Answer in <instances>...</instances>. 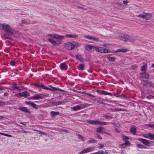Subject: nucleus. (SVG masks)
I'll return each instance as SVG.
<instances>
[{
  "instance_id": "nucleus-55",
  "label": "nucleus",
  "mask_w": 154,
  "mask_h": 154,
  "mask_svg": "<svg viewBox=\"0 0 154 154\" xmlns=\"http://www.w3.org/2000/svg\"><path fill=\"white\" fill-rule=\"evenodd\" d=\"M79 92V93H80L81 94H86V93H85V92Z\"/></svg>"
},
{
  "instance_id": "nucleus-6",
  "label": "nucleus",
  "mask_w": 154,
  "mask_h": 154,
  "mask_svg": "<svg viewBox=\"0 0 154 154\" xmlns=\"http://www.w3.org/2000/svg\"><path fill=\"white\" fill-rule=\"evenodd\" d=\"M94 149V148L92 147H88L80 152L78 154H84L92 152Z\"/></svg>"
},
{
  "instance_id": "nucleus-22",
  "label": "nucleus",
  "mask_w": 154,
  "mask_h": 154,
  "mask_svg": "<svg viewBox=\"0 0 154 154\" xmlns=\"http://www.w3.org/2000/svg\"><path fill=\"white\" fill-rule=\"evenodd\" d=\"M104 130V128L102 127H99L96 130V131L99 133H101Z\"/></svg>"
},
{
  "instance_id": "nucleus-3",
  "label": "nucleus",
  "mask_w": 154,
  "mask_h": 154,
  "mask_svg": "<svg viewBox=\"0 0 154 154\" xmlns=\"http://www.w3.org/2000/svg\"><path fill=\"white\" fill-rule=\"evenodd\" d=\"M139 18H140L146 20H149L152 18V15L150 13L143 12L137 16Z\"/></svg>"
},
{
  "instance_id": "nucleus-9",
  "label": "nucleus",
  "mask_w": 154,
  "mask_h": 154,
  "mask_svg": "<svg viewBox=\"0 0 154 154\" xmlns=\"http://www.w3.org/2000/svg\"><path fill=\"white\" fill-rule=\"evenodd\" d=\"M42 94H36L34 96L31 97V99L36 100L42 99Z\"/></svg>"
},
{
  "instance_id": "nucleus-20",
  "label": "nucleus",
  "mask_w": 154,
  "mask_h": 154,
  "mask_svg": "<svg viewBox=\"0 0 154 154\" xmlns=\"http://www.w3.org/2000/svg\"><path fill=\"white\" fill-rule=\"evenodd\" d=\"M60 67L61 69L64 70L66 69L67 66L65 63H64L60 64Z\"/></svg>"
},
{
  "instance_id": "nucleus-36",
  "label": "nucleus",
  "mask_w": 154,
  "mask_h": 154,
  "mask_svg": "<svg viewBox=\"0 0 154 154\" xmlns=\"http://www.w3.org/2000/svg\"><path fill=\"white\" fill-rule=\"evenodd\" d=\"M52 88H53V89H54V90H58V91H61L62 92H65V91H64L63 90H62V89H61L58 88H56L55 87H52Z\"/></svg>"
},
{
  "instance_id": "nucleus-15",
  "label": "nucleus",
  "mask_w": 154,
  "mask_h": 154,
  "mask_svg": "<svg viewBox=\"0 0 154 154\" xmlns=\"http://www.w3.org/2000/svg\"><path fill=\"white\" fill-rule=\"evenodd\" d=\"M147 68V64L146 63L144 64L140 67V70L142 72H146Z\"/></svg>"
},
{
  "instance_id": "nucleus-42",
  "label": "nucleus",
  "mask_w": 154,
  "mask_h": 154,
  "mask_svg": "<svg viewBox=\"0 0 154 154\" xmlns=\"http://www.w3.org/2000/svg\"><path fill=\"white\" fill-rule=\"evenodd\" d=\"M22 23H27V20L26 19L23 20L22 21Z\"/></svg>"
},
{
  "instance_id": "nucleus-33",
  "label": "nucleus",
  "mask_w": 154,
  "mask_h": 154,
  "mask_svg": "<svg viewBox=\"0 0 154 154\" xmlns=\"http://www.w3.org/2000/svg\"><path fill=\"white\" fill-rule=\"evenodd\" d=\"M137 67L138 66L137 65H134L131 66L130 67V69H137Z\"/></svg>"
},
{
  "instance_id": "nucleus-32",
  "label": "nucleus",
  "mask_w": 154,
  "mask_h": 154,
  "mask_svg": "<svg viewBox=\"0 0 154 154\" xmlns=\"http://www.w3.org/2000/svg\"><path fill=\"white\" fill-rule=\"evenodd\" d=\"M59 113L57 112L52 111L51 112V114L52 116H54L57 115H59Z\"/></svg>"
},
{
  "instance_id": "nucleus-54",
  "label": "nucleus",
  "mask_w": 154,
  "mask_h": 154,
  "mask_svg": "<svg viewBox=\"0 0 154 154\" xmlns=\"http://www.w3.org/2000/svg\"><path fill=\"white\" fill-rule=\"evenodd\" d=\"M5 136H8V137H12L11 135L8 134H6Z\"/></svg>"
},
{
  "instance_id": "nucleus-34",
  "label": "nucleus",
  "mask_w": 154,
  "mask_h": 154,
  "mask_svg": "<svg viewBox=\"0 0 154 154\" xmlns=\"http://www.w3.org/2000/svg\"><path fill=\"white\" fill-rule=\"evenodd\" d=\"M108 59L110 61H114L116 59V58L113 57H108Z\"/></svg>"
},
{
  "instance_id": "nucleus-48",
  "label": "nucleus",
  "mask_w": 154,
  "mask_h": 154,
  "mask_svg": "<svg viewBox=\"0 0 154 154\" xmlns=\"http://www.w3.org/2000/svg\"><path fill=\"white\" fill-rule=\"evenodd\" d=\"M106 125V123L104 122H101V125Z\"/></svg>"
},
{
  "instance_id": "nucleus-18",
  "label": "nucleus",
  "mask_w": 154,
  "mask_h": 154,
  "mask_svg": "<svg viewBox=\"0 0 154 154\" xmlns=\"http://www.w3.org/2000/svg\"><path fill=\"white\" fill-rule=\"evenodd\" d=\"M103 47H95V49L96 51L100 53H103Z\"/></svg>"
},
{
  "instance_id": "nucleus-53",
  "label": "nucleus",
  "mask_w": 154,
  "mask_h": 154,
  "mask_svg": "<svg viewBox=\"0 0 154 154\" xmlns=\"http://www.w3.org/2000/svg\"><path fill=\"white\" fill-rule=\"evenodd\" d=\"M124 110V109H117V111H123Z\"/></svg>"
},
{
  "instance_id": "nucleus-57",
  "label": "nucleus",
  "mask_w": 154,
  "mask_h": 154,
  "mask_svg": "<svg viewBox=\"0 0 154 154\" xmlns=\"http://www.w3.org/2000/svg\"><path fill=\"white\" fill-rule=\"evenodd\" d=\"M0 134L2 135H3L5 136L6 135V134L1 133H0Z\"/></svg>"
},
{
  "instance_id": "nucleus-13",
  "label": "nucleus",
  "mask_w": 154,
  "mask_h": 154,
  "mask_svg": "<svg viewBox=\"0 0 154 154\" xmlns=\"http://www.w3.org/2000/svg\"><path fill=\"white\" fill-rule=\"evenodd\" d=\"M65 36L69 38H76L78 37V35L75 34H67L65 35Z\"/></svg>"
},
{
  "instance_id": "nucleus-11",
  "label": "nucleus",
  "mask_w": 154,
  "mask_h": 154,
  "mask_svg": "<svg viewBox=\"0 0 154 154\" xmlns=\"http://www.w3.org/2000/svg\"><path fill=\"white\" fill-rule=\"evenodd\" d=\"M143 136L144 137L149 138L150 140H152L154 139V135L152 134H144Z\"/></svg>"
},
{
  "instance_id": "nucleus-64",
  "label": "nucleus",
  "mask_w": 154,
  "mask_h": 154,
  "mask_svg": "<svg viewBox=\"0 0 154 154\" xmlns=\"http://www.w3.org/2000/svg\"><path fill=\"white\" fill-rule=\"evenodd\" d=\"M114 109V110L116 111H117V109Z\"/></svg>"
},
{
  "instance_id": "nucleus-26",
  "label": "nucleus",
  "mask_w": 154,
  "mask_h": 154,
  "mask_svg": "<svg viewBox=\"0 0 154 154\" xmlns=\"http://www.w3.org/2000/svg\"><path fill=\"white\" fill-rule=\"evenodd\" d=\"M76 57L81 62H83V59L82 56L79 54H76L75 55Z\"/></svg>"
},
{
  "instance_id": "nucleus-25",
  "label": "nucleus",
  "mask_w": 154,
  "mask_h": 154,
  "mask_svg": "<svg viewBox=\"0 0 154 154\" xmlns=\"http://www.w3.org/2000/svg\"><path fill=\"white\" fill-rule=\"evenodd\" d=\"M19 109L26 112H29V110L25 107H20L19 108Z\"/></svg>"
},
{
  "instance_id": "nucleus-8",
  "label": "nucleus",
  "mask_w": 154,
  "mask_h": 154,
  "mask_svg": "<svg viewBox=\"0 0 154 154\" xmlns=\"http://www.w3.org/2000/svg\"><path fill=\"white\" fill-rule=\"evenodd\" d=\"M140 77L141 78H144L147 79L149 77V74L146 72H142L140 73Z\"/></svg>"
},
{
  "instance_id": "nucleus-43",
  "label": "nucleus",
  "mask_w": 154,
  "mask_h": 154,
  "mask_svg": "<svg viewBox=\"0 0 154 154\" xmlns=\"http://www.w3.org/2000/svg\"><path fill=\"white\" fill-rule=\"evenodd\" d=\"M129 2V1L128 0H125L123 1V3L125 4H127Z\"/></svg>"
},
{
  "instance_id": "nucleus-23",
  "label": "nucleus",
  "mask_w": 154,
  "mask_h": 154,
  "mask_svg": "<svg viewBox=\"0 0 154 154\" xmlns=\"http://www.w3.org/2000/svg\"><path fill=\"white\" fill-rule=\"evenodd\" d=\"M130 131L133 134H135L136 132V128L135 127L133 126L132 127L130 130Z\"/></svg>"
},
{
  "instance_id": "nucleus-24",
  "label": "nucleus",
  "mask_w": 154,
  "mask_h": 154,
  "mask_svg": "<svg viewBox=\"0 0 154 154\" xmlns=\"http://www.w3.org/2000/svg\"><path fill=\"white\" fill-rule=\"evenodd\" d=\"M130 145V143L129 141H125V143L123 144H122L121 146V147L122 148H123L125 147V146H129Z\"/></svg>"
},
{
  "instance_id": "nucleus-5",
  "label": "nucleus",
  "mask_w": 154,
  "mask_h": 154,
  "mask_svg": "<svg viewBox=\"0 0 154 154\" xmlns=\"http://www.w3.org/2000/svg\"><path fill=\"white\" fill-rule=\"evenodd\" d=\"M2 25L3 26H1V29L3 28L4 29H5L10 34L12 33L13 30L8 24H2Z\"/></svg>"
},
{
  "instance_id": "nucleus-41",
  "label": "nucleus",
  "mask_w": 154,
  "mask_h": 154,
  "mask_svg": "<svg viewBox=\"0 0 154 154\" xmlns=\"http://www.w3.org/2000/svg\"><path fill=\"white\" fill-rule=\"evenodd\" d=\"M42 87H43L45 89L47 90H51V91L54 90V89H51L45 87H44L43 85H42Z\"/></svg>"
},
{
  "instance_id": "nucleus-2",
  "label": "nucleus",
  "mask_w": 154,
  "mask_h": 154,
  "mask_svg": "<svg viewBox=\"0 0 154 154\" xmlns=\"http://www.w3.org/2000/svg\"><path fill=\"white\" fill-rule=\"evenodd\" d=\"M79 45V43L78 42L72 41L65 43L64 44V47L66 49L72 50L77 47Z\"/></svg>"
},
{
  "instance_id": "nucleus-27",
  "label": "nucleus",
  "mask_w": 154,
  "mask_h": 154,
  "mask_svg": "<svg viewBox=\"0 0 154 154\" xmlns=\"http://www.w3.org/2000/svg\"><path fill=\"white\" fill-rule=\"evenodd\" d=\"M84 64H81L79 65L78 66V68L79 70H83L84 69Z\"/></svg>"
},
{
  "instance_id": "nucleus-14",
  "label": "nucleus",
  "mask_w": 154,
  "mask_h": 154,
  "mask_svg": "<svg viewBox=\"0 0 154 154\" xmlns=\"http://www.w3.org/2000/svg\"><path fill=\"white\" fill-rule=\"evenodd\" d=\"M128 51V50L126 48H122L119 49L115 51V52H122L125 53Z\"/></svg>"
},
{
  "instance_id": "nucleus-50",
  "label": "nucleus",
  "mask_w": 154,
  "mask_h": 154,
  "mask_svg": "<svg viewBox=\"0 0 154 154\" xmlns=\"http://www.w3.org/2000/svg\"><path fill=\"white\" fill-rule=\"evenodd\" d=\"M97 102L99 103H101V104H103V103L102 101H101L100 100H99L97 101Z\"/></svg>"
},
{
  "instance_id": "nucleus-1",
  "label": "nucleus",
  "mask_w": 154,
  "mask_h": 154,
  "mask_svg": "<svg viewBox=\"0 0 154 154\" xmlns=\"http://www.w3.org/2000/svg\"><path fill=\"white\" fill-rule=\"evenodd\" d=\"M47 36L48 41L54 46H57L61 44L62 40L65 38L63 35L56 33L48 34Z\"/></svg>"
},
{
  "instance_id": "nucleus-51",
  "label": "nucleus",
  "mask_w": 154,
  "mask_h": 154,
  "mask_svg": "<svg viewBox=\"0 0 154 154\" xmlns=\"http://www.w3.org/2000/svg\"><path fill=\"white\" fill-rule=\"evenodd\" d=\"M78 136L80 137L82 139H83L84 138V137L82 136V135H80V134H79Z\"/></svg>"
},
{
  "instance_id": "nucleus-61",
  "label": "nucleus",
  "mask_w": 154,
  "mask_h": 154,
  "mask_svg": "<svg viewBox=\"0 0 154 154\" xmlns=\"http://www.w3.org/2000/svg\"><path fill=\"white\" fill-rule=\"evenodd\" d=\"M63 131L65 132H66V133H67L68 132V131L67 130H63Z\"/></svg>"
},
{
  "instance_id": "nucleus-4",
  "label": "nucleus",
  "mask_w": 154,
  "mask_h": 154,
  "mask_svg": "<svg viewBox=\"0 0 154 154\" xmlns=\"http://www.w3.org/2000/svg\"><path fill=\"white\" fill-rule=\"evenodd\" d=\"M122 40L124 41H133L134 40V38L127 34L122 35Z\"/></svg>"
},
{
  "instance_id": "nucleus-19",
  "label": "nucleus",
  "mask_w": 154,
  "mask_h": 154,
  "mask_svg": "<svg viewBox=\"0 0 154 154\" xmlns=\"http://www.w3.org/2000/svg\"><path fill=\"white\" fill-rule=\"evenodd\" d=\"M85 37L86 38H87L88 39L90 40H92L94 41H98V38H96L95 37H93L90 35H85Z\"/></svg>"
},
{
  "instance_id": "nucleus-29",
  "label": "nucleus",
  "mask_w": 154,
  "mask_h": 154,
  "mask_svg": "<svg viewBox=\"0 0 154 154\" xmlns=\"http://www.w3.org/2000/svg\"><path fill=\"white\" fill-rule=\"evenodd\" d=\"M97 142L96 140L94 139H92L89 140L88 143H95Z\"/></svg>"
},
{
  "instance_id": "nucleus-59",
  "label": "nucleus",
  "mask_w": 154,
  "mask_h": 154,
  "mask_svg": "<svg viewBox=\"0 0 154 154\" xmlns=\"http://www.w3.org/2000/svg\"><path fill=\"white\" fill-rule=\"evenodd\" d=\"M4 96H7L8 95V93H5L4 94Z\"/></svg>"
},
{
  "instance_id": "nucleus-49",
  "label": "nucleus",
  "mask_w": 154,
  "mask_h": 154,
  "mask_svg": "<svg viewBox=\"0 0 154 154\" xmlns=\"http://www.w3.org/2000/svg\"><path fill=\"white\" fill-rule=\"evenodd\" d=\"M148 126L151 128H154V125L149 124Z\"/></svg>"
},
{
  "instance_id": "nucleus-37",
  "label": "nucleus",
  "mask_w": 154,
  "mask_h": 154,
  "mask_svg": "<svg viewBox=\"0 0 154 154\" xmlns=\"http://www.w3.org/2000/svg\"><path fill=\"white\" fill-rule=\"evenodd\" d=\"M122 138L123 140H128L129 139V137H128L125 136L123 134H122Z\"/></svg>"
},
{
  "instance_id": "nucleus-21",
  "label": "nucleus",
  "mask_w": 154,
  "mask_h": 154,
  "mask_svg": "<svg viewBox=\"0 0 154 154\" xmlns=\"http://www.w3.org/2000/svg\"><path fill=\"white\" fill-rule=\"evenodd\" d=\"M122 35L117 34L116 35L115 38L117 40H122Z\"/></svg>"
},
{
  "instance_id": "nucleus-31",
  "label": "nucleus",
  "mask_w": 154,
  "mask_h": 154,
  "mask_svg": "<svg viewBox=\"0 0 154 154\" xmlns=\"http://www.w3.org/2000/svg\"><path fill=\"white\" fill-rule=\"evenodd\" d=\"M81 107L79 106H77L72 108V109L74 110H79L81 109Z\"/></svg>"
},
{
  "instance_id": "nucleus-44",
  "label": "nucleus",
  "mask_w": 154,
  "mask_h": 154,
  "mask_svg": "<svg viewBox=\"0 0 154 154\" xmlns=\"http://www.w3.org/2000/svg\"><path fill=\"white\" fill-rule=\"evenodd\" d=\"M99 147L100 148H103L104 146V145L102 143H99Z\"/></svg>"
},
{
  "instance_id": "nucleus-52",
  "label": "nucleus",
  "mask_w": 154,
  "mask_h": 154,
  "mask_svg": "<svg viewBox=\"0 0 154 154\" xmlns=\"http://www.w3.org/2000/svg\"><path fill=\"white\" fill-rule=\"evenodd\" d=\"M86 94L87 95H88L89 96H91L93 97H94V96L93 95L91 94H90L86 93Z\"/></svg>"
},
{
  "instance_id": "nucleus-10",
  "label": "nucleus",
  "mask_w": 154,
  "mask_h": 154,
  "mask_svg": "<svg viewBox=\"0 0 154 154\" xmlns=\"http://www.w3.org/2000/svg\"><path fill=\"white\" fill-rule=\"evenodd\" d=\"M138 140L140 141H141L146 146H149V141L142 138H139Z\"/></svg>"
},
{
  "instance_id": "nucleus-35",
  "label": "nucleus",
  "mask_w": 154,
  "mask_h": 154,
  "mask_svg": "<svg viewBox=\"0 0 154 154\" xmlns=\"http://www.w3.org/2000/svg\"><path fill=\"white\" fill-rule=\"evenodd\" d=\"M110 51L107 49L104 48H103V53H110Z\"/></svg>"
},
{
  "instance_id": "nucleus-58",
  "label": "nucleus",
  "mask_w": 154,
  "mask_h": 154,
  "mask_svg": "<svg viewBox=\"0 0 154 154\" xmlns=\"http://www.w3.org/2000/svg\"><path fill=\"white\" fill-rule=\"evenodd\" d=\"M91 154H99V151L97 152H95V153H92Z\"/></svg>"
},
{
  "instance_id": "nucleus-63",
  "label": "nucleus",
  "mask_w": 154,
  "mask_h": 154,
  "mask_svg": "<svg viewBox=\"0 0 154 154\" xmlns=\"http://www.w3.org/2000/svg\"><path fill=\"white\" fill-rule=\"evenodd\" d=\"M3 89V88H2V87H0V90H2V89Z\"/></svg>"
},
{
  "instance_id": "nucleus-38",
  "label": "nucleus",
  "mask_w": 154,
  "mask_h": 154,
  "mask_svg": "<svg viewBox=\"0 0 154 154\" xmlns=\"http://www.w3.org/2000/svg\"><path fill=\"white\" fill-rule=\"evenodd\" d=\"M103 117L106 119L110 118L111 119L112 118V117L108 116L107 115H103Z\"/></svg>"
},
{
  "instance_id": "nucleus-47",
  "label": "nucleus",
  "mask_w": 154,
  "mask_h": 154,
  "mask_svg": "<svg viewBox=\"0 0 154 154\" xmlns=\"http://www.w3.org/2000/svg\"><path fill=\"white\" fill-rule=\"evenodd\" d=\"M101 122L99 121H97V125H101Z\"/></svg>"
},
{
  "instance_id": "nucleus-39",
  "label": "nucleus",
  "mask_w": 154,
  "mask_h": 154,
  "mask_svg": "<svg viewBox=\"0 0 154 154\" xmlns=\"http://www.w3.org/2000/svg\"><path fill=\"white\" fill-rule=\"evenodd\" d=\"M136 146L137 147L140 148H143L144 146L142 145H141L137 144L136 145Z\"/></svg>"
},
{
  "instance_id": "nucleus-56",
  "label": "nucleus",
  "mask_w": 154,
  "mask_h": 154,
  "mask_svg": "<svg viewBox=\"0 0 154 154\" xmlns=\"http://www.w3.org/2000/svg\"><path fill=\"white\" fill-rule=\"evenodd\" d=\"M104 133L106 134H107L109 135H111V134L109 133H108V132H104Z\"/></svg>"
},
{
  "instance_id": "nucleus-12",
  "label": "nucleus",
  "mask_w": 154,
  "mask_h": 154,
  "mask_svg": "<svg viewBox=\"0 0 154 154\" xmlns=\"http://www.w3.org/2000/svg\"><path fill=\"white\" fill-rule=\"evenodd\" d=\"M85 49L88 51H91L92 49L94 48L95 47L94 46L91 45H85Z\"/></svg>"
},
{
  "instance_id": "nucleus-45",
  "label": "nucleus",
  "mask_w": 154,
  "mask_h": 154,
  "mask_svg": "<svg viewBox=\"0 0 154 154\" xmlns=\"http://www.w3.org/2000/svg\"><path fill=\"white\" fill-rule=\"evenodd\" d=\"M15 63V62L13 60H11V65H12V66L14 65Z\"/></svg>"
},
{
  "instance_id": "nucleus-60",
  "label": "nucleus",
  "mask_w": 154,
  "mask_h": 154,
  "mask_svg": "<svg viewBox=\"0 0 154 154\" xmlns=\"http://www.w3.org/2000/svg\"><path fill=\"white\" fill-rule=\"evenodd\" d=\"M103 46L106 47H108V45H104Z\"/></svg>"
},
{
  "instance_id": "nucleus-30",
  "label": "nucleus",
  "mask_w": 154,
  "mask_h": 154,
  "mask_svg": "<svg viewBox=\"0 0 154 154\" xmlns=\"http://www.w3.org/2000/svg\"><path fill=\"white\" fill-rule=\"evenodd\" d=\"M13 90H14L15 89H17L18 91H20L21 90V89L19 87H17V85L16 84H14L13 85Z\"/></svg>"
},
{
  "instance_id": "nucleus-62",
  "label": "nucleus",
  "mask_w": 154,
  "mask_h": 154,
  "mask_svg": "<svg viewBox=\"0 0 154 154\" xmlns=\"http://www.w3.org/2000/svg\"><path fill=\"white\" fill-rule=\"evenodd\" d=\"M152 67H154V63L152 64Z\"/></svg>"
},
{
  "instance_id": "nucleus-17",
  "label": "nucleus",
  "mask_w": 154,
  "mask_h": 154,
  "mask_svg": "<svg viewBox=\"0 0 154 154\" xmlns=\"http://www.w3.org/2000/svg\"><path fill=\"white\" fill-rule=\"evenodd\" d=\"M99 93L101 94H103L105 95H109L110 96H112V94L108 92H107L103 91H99Z\"/></svg>"
},
{
  "instance_id": "nucleus-16",
  "label": "nucleus",
  "mask_w": 154,
  "mask_h": 154,
  "mask_svg": "<svg viewBox=\"0 0 154 154\" xmlns=\"http://www.w3.org/2000/svg\"><path fill=\"white\" fill-rule=\"evenodd\" d=\"M25 103L27 104L32 106L35 108L36 109H38V108L36 107V105L33 102L30 101H26Z\"/></svg>"
},
{
  "instance_id": "nucleus-46",
  "label": "nucleus",
  "mask_w": 154,
  "mask_h": 154,
  "mask_svg": "<svg viewBox=\"0 0 154 154\" xmlns=\"http://www.w3.org/2000/svg\"><path fill=\"white\" fill-rule=\"evenodd\" d=\"M97 137L100 139H102V137L100 135L97 134Z\"/></svg>"
},
{
  "instance_id": "nucleus-7",
  "label": "nucleus",
  "mask_w": 154,
  "mask_h": 154,
  "mask_svg": "<svg viewBox=\"0 0 154 154\" xmlns=\"http://www.w3.org/2000/svg\"><path fill=\"white\" fill-rule=\"evenodd\" d=\"M29 93L26 91H25L23 92L15 94V95L16 97L18 98H20L22 97H26L29 96Z\"/></svg>"
},
{
  "instance_id": "nucleus-40",
  "label": "nucleus",
  "mask_w": 154,
  "mask_h": 154,
  "mask_svg": "<svg viewBox=\"0 0 154 154\" xmlns=\"http://www.w3.org/2000/svg\"><path fill=\"white\" fill-rule=\"evenodd\" d=\"M61 102H60V101L57 102H54V104H55L56 106L60 105L61 104Z\"/></svg>"
},
{
  "instance_id": "nucleus-28",
  "label": "nucleus",
  "mask_w": 154,
  "mask_h": 154,
  "mask_svg": "<svg viewBox=\"0 0 154 154\" xmlns=\"http://www.w3.org/2000/svg\"><path fill=\"white\" fill-rule=\"evenodd\" d=\"M88 122L90 124L97 125V120H88Z\"/></svg>"
}]
</instances>
